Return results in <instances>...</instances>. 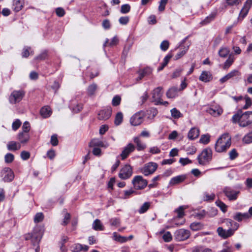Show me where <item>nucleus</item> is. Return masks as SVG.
Returning a JSON list of instances; mask_svg holds the SVG:
<instances>
[{
  "mask_svg": "<svg viewBox=\"0 0 252 252\" xmlns=\"http://www.w3.org/2000/svg\"><path fill=\"white\" fill-rule=\"evenodd\" d=\"M123 115L121 112L117 113L115 118V124L116 126L120 125L123 122Z\"/></svg>",
  "mask_w": 252,
  "mask_h": 252,
  "instance_id": "obj_39",
  "label": "nucleus"
},
{
  "mask_svg": "<svg viewBox=\"0 0 252 252\" xmlns=\"http://www.w3.org/2000/svg\"><path fill=\"white\" fill-rule=\"evenodd\" d=\"M171 116L175 119H178L181 117L182 114L176 108L171 110Z\"/></svg>",
  "mask_w": 252,
  "mask_h": 252,
  "instance_id": "obj_42",
  "label": "nucleus"
},
{
  "mask_svg": "<svg viewBox=\"0 0 252 252\" xmlns=\"http://www.w3.org/2000/svg\"><path fill=\"white\" fill-rule=\"evenodd\" d=\"M231 137L228 133L222 134L217 141L215 148L217 152H225L231 145Z\"/></svg>",
  "mask_w": 252,
  "mask_h": 252,
  "instance_id": "obj_2",
  "label": "nucleus"
},
{
  "mask_svg": "<svg viewBox=\"0 0 252 252\" xmlns=\"http://www.w3.org/2000/svg\"><path fill=\"white\" fill-rule=\"evenodd\" d=\"M70 107L74 113H77L82 109V105L81 104H77L76 106H74L72 104H71Z\"/></svg>",
  "mask_w": 252,
  "mask_h": 252,
  "instance_id": "obj_52",
  "label": "nucleus"
},
{
  "mask_svg": "<svg viewBox=\"0 0 252 252\" xmlns=\"http://www.w3.org/2000/svg\"><path fill=\"white\" fill-rule=\"evenodd\" d=\"M229 52V50L227 48H223L220 50L219 54L220 57L225 58L228 55Z\"/></svg>",
  "mask_w": 252,
  "mask_h": 252,
  "instance_id": "obj_49",
  "label": "nucleus"
},
{
  "mask_svg": "<svg viewBox=\"0 0 252 252\" xmlns=\"http://www.w3.org/2000/svg\"><path fill=\"white\" fill-rule=\"evenodd\" d=\"M90 146L106 148L108 146V144L107 143H104L98 139H94L90 142Z\"/></svg>",
  "mask_w": 252,
  "mask_h": 252,
  "instance_id": "obj_22",
  "label": "nucleus"
},
{
  "mask_svg": "<svg viewBox=\"0 0 252 252\" xmlns=\"http://www.w3.org/2000/svg\"><path fill=\"white\" fill-rule=\"evenodd\" d=\"M121 97L118 95H116L114 96L112 99V105L114 106H117L120 104L121 102Z\"/></svg>",
  "mask_w": 252,
  "mask_h": 252,
  "instance_id": "obj_58",
  "label": "nucleus"
},
{
  "mask_svg": "<svg viewBox=\"0 0 252 252\" xmlns=\"http://www.w3.org/2000/svg\"><path fill=\"white\" fill-rule=\"evenodd\" d=\"M223 192L230 200H236L239 193V191L235 190L229 187H225L223 189Z\"/></svg>",
  "mask_w": 252,
  "mask_h": 252,
  "instance_id": "obj_14",
  "label": "nucleus"
},
{
  "mask_svg": "<svg viewBox=\"0 0 252 252\" xmlns=\"http://www.w3.org/2000/svg\"><path fill=\"white\" fill-rule=\"evenodd\" d=\"M210 141V136L208 134L202 135L200 142L203 144H207Z\"/></svg>",
  "mask_w": 252,
  "mask_h": 252,
  "instance_id": "obj_59",
  "label": "nucleus"
},
{
  "mask_svg": "<svg viewBox=\"0 0 252 252\" xmlns=\"http://www.w3.org/2000/svg\"><path fill=\"white\" fill-rule=\"evenodd\" d=\"M158 164L154 162H149L145 164L141 168L140 171L145 176H148L154 173L158 168Z\"/></svg>",
  "mask_w": 252,
  "mask_h": 252,
  "instance_id": "obj_5",
  "label": "nucleus"
},
{
  "mask_svg": "<svg viewBox=\"0 0 252 252\" xmlns=\"http://www.w3.org/2000/svg\"><path fill=\"white\" fill-rule=\"evenodd\" d=\"M83 249V245L80 244H76L73 247L72 251L73 252H79Z\"/></svg>",
  "mask_w": 252,
  "mask_h": 252,
  "instance_id": "obj_60",
  "label": "nucleus"
},
{
  "mask_svg": "<svg viewBox=\"0 0 252 252\" xmlns=\"http://www.w3.org/2000/svg\"><path fill=\"white\" fill-rule=\"evenodd\" d=\"M112 108L110 106L103 108L98 113V119L102 121L108 120L112 115Z\"/></svg>",
  "mask_w": 252,
  "mask_h": 252,
  "instance_id": "obj_11",
  "label": "nucleus"
},
{
  "mask_svg": "<svg viewBox=\"0 0 252 252\" xmlns=\"http://www.w3.org/2000/svg\"><path fill=\"white\" fill-rule=\"evenodd\" d=\"M30 139L29 133L21 132L18 135V139L20 141V143H26Z\"/></svg>",
  "mask_w": 252,
  "mask_h": 252,
  "instance_id": "obj_28",
  "label": "nucleus"
},
{
  "mask_svg": "<svg viewBox=\"0 0 252 252\" xmlns=\"http://www.w3.org/2000/svg\"><path fill=\"white\" fill-rule=\"evenodd\" d=\"M217 232L220 237L224 239L227 238L233 235V230L229 229L225 230L221 227L218 228Z\"/></svg>",
  "mask_w": 252,
  "mask_h": 252,
  "instance_id": "obj_16",
  "label": "nucleus"
},
{
  "mask_svg": "<svg viewBox=\"0 0 252 252\" xmlns=\"http://www.w3.org/2000/svg\"><path fill=\"white\" fill-rule=\"evenodd\" d=\"M109 42V39H106L105 43L103 44V47H105L107 46H113L116 45L119 42V39L118 37L115 36H114L111 40L110 43Z\"/></svg>",
  "mask_w": 252,
  "mask_h": 252,
  "instance_id": "obj_33",
  "label": "nucleus"
},
{
  "mask_svg": "<svg viewBox=\"0 0 252 252\" xmlns=\"http://www.w3.org/2000/svg\"><path fill=\"white\" fill-rule=\"evenodd\" d=\"M199 79L202 82H208L212 79V76L209 71H203L200 74Z\"/></svg>",
  "mask_w": 252,
  "mask_h": 252,
  "instance_id": "obj_24",
  "label": "nucleus"
},
{
  "mask_svg": "<svg viewBox=\"0 0 252 252\" xmlns=\"http://www.w3.org/2000/svg\"><path fill=\"white\" fill-rule=\"evenodd\" d=\"M250 218V215L248 213H242L240 212L236 213L234 215L233 218L238 221H241L243 220L248 219Z\"/></svg>",
  "mask_w": 252,
  "mask_h": 252,
  "instance_id": "obj_23",
  "label": "nucleus"
},
{
  "mask_svg": "<svg viewBox=\"0 0 252 252\" xmlns=\"http://www.w3.org/2000/svg\"><path fill=\"white\" fill-rule=\"evenodd\" d=\"M224 223H230V228L229 229L233 230V233H234L235 231L239 227V224L238 223L233 221L230 219H226L224 221Z\"/></svg>",
  "mask_w": 252,
  "mask_h": 252,
  "instance_id": "obj_32",
  "label": "nucleus"
},
{
  "mask_svg": "<svg viewBox=\"0 0 252 252\" xmlns=\"http://www.w3.org/2000/svg\"><path fill=\"white\" fill-rule=\"evenodd\" d=\"M212 151L210 148L204 149L198 156L197 160L199 164L205 165L208 164L212 160Z\"/></svg>",
  "mask_w": 252,
  "mask_h": 252,
  "instance_id": "obj_3",
  "label": "nucleus"
},
{
  "mask_svg": "<svg viewBox=\"0 0 252 252\" xmlns=\"http://www.w3.org/2000/svg\"><path fill=\"white\" fill-rule=\"evenodd\" d=\"M21 125V122L19 119L16 120L13 123H12V129L14 130H16L17 129L19 128V127Z\"/></svg>",
  "mask_w": 252,
  "mask_h": 252,
  "instance_id": "obj_62",
  "label": "nucleus"
},
{
  "mask_svg": "<svg viewBox=\"0 0 252 252\" xmlns=\"http://www.w3.org/2000/svg\"><path fill=\"white\" fill-rule=\"evenodd\" d=\"M215 194L213 193L209 194L207 192L203 193V200L204 201L210 202L214 200Z\"/></svg>",
  "mask_w": 252,
  "mask_h": 252,
  "instance_id": "obj_38",
  "label": "nucleus"
},
{
  "mask_svg": "<svg viewBox=\"0 0 252 252\" xmlns=\"http://www.w3.org/2000/svg\"><path fill=\"white\" fill-rule=\"evenodd\" d=\"M133 141L136 144V147H135L137 151H143L146 148V144L141 141L139 136L134 137Z\"/></svg>",
  "mask_w": 252,
  "mask_h": 252,
  "instance_id": "obj_20",
  "label": "nucleus"
},
{
  "mask_svg": "<svg viewBox=\"0 0 252 252\" xmlns=\"http://www.w3.org/2000/svg\"><path fill=\"white\" fill-rule=\"evenodd\" d=\"M216 16V14H211L207 16L202 22V24H207L213 20Z\"/></svg>",
  "mask_w": 252,
  "mask_h": 252,
  "instance_id": "obj_50",
  "label": "nucleus"
},
{
  "mask_svg": "<svg viewBox=\"0 0 252 252\" xmlns=\"http://www.w3.org/2000/svg\"><path fill=\"white\" fill-rule=\"evenodd\" d=\"M216 204L217 206L220 208L222 212H225L226 211L227 206L223 202L218 200L216 201Z\"/></svg>",
  "mask_w": 252,
  "mask_h": 252,
  "instance_id": "obj_44",
  "label": "nucleus"
},
{
  "mask_svg": "<svg viewBox=\"0 0 252 252\" xmlns=\"http://www.w3.org/2000/svg\"><path fill=\"white\" fill-rule=\"evenodd\" d=\"M152 70L149 67H146L143 69L140 70L137 72L138 74V77L136 78V81H139L141 80L145 76L150 75L152 73Z\"/></svg>",
  "mask_w": 252,
  "mask_h": 252,
  "instance_id": "obj_19",
  "label": "nucleus"
},
{
  "mask_svg": "<svg viewBox=\"0 0 252 252\" xmlns=\"http://www.w3.org/2000/svg\"><path fill=\"white\" fill-rule=\"evenodd\" d=\"M222 109L219 106L210 107L206 110V112L207 113L214 117H217L220 115L222 114Z\"/></svg>",
  "mask_w": 252,
  "mask_h": 252,
  "instance_id": "obj_17",
  "label": "nucleus"
},
{
  "mask_svg": "<svg viewBox=\"0 0 252 252\" xmlns=\"http://www.w3.org/2000/svg\"><path fill=\"white\" fill-rule=\"evenodd\" d=\"M151 206V203L149 202H145L138 210V213L140 214L145 213L149 209Z\"/></svg>",
  "mask_w": 252,
  "mask_h": 252,
  "instance_id": "obj_36",
  "label": "nucleus"
},
{
  "mask_svg": "<svg viewBox=\"0 0 252 252\" xmlns=\"http://www.w3.org/2000/svg\"><path fill=\"white\" fill-rule=\"evenodd\" d=\"M167 2L168 0H160L158 8L159 11H163L164 10L165 5L167 4Z\"/></svg>",
  "mask_w": 252,
  "mask_h": 252,
  "instance_id": "obj_56",
  "label": "nucleus"
},
{
  "mask_svg": "<svg viewBox=\"0 0 252 252\" xmlns=\"http://www.w3.org/2000/svg\"><path fill=\"white\" fill-rule=\"evenodd\" d=\"M161 90L162 88L158 87L155 89L152 92V98L156 103H157L161 98L162 95Z\"/></svg>",
  "mask_w": 252,
  "mask_h": 252,
  "instance_id": "obj_18",
  "label": "nucleus"
},
{
  "mask_svg": "<svg viewBox=\"0 0 252 252\" xmlns=\"http://www.w3.org/2000/svg\"><path fill=\"white\" fill-rule=\"evenodd\" d=\"M7 148L9 151H16L21 148V144L15 141H11L8 142Z\"/></svg>",
  "mask_w": 252,
  "mask_h": 252,
  "instance_id": "obj_27",
  "label": "nucleus"
},
{
  "mask_svg": "<svg viewBox=\"0 0 252 252\" xmlns=\"http://www.w3.org/2000/svg\"><path fill=\"white\" fill-rule=\"evenodd\" d=\"M113 239L114 240L121 243H124L128 240L127 237L118 235L117 232H114L113 233Z\"/></svg>",
  "mask_w": 252,
  "mask_h": 252,
  "instance_id": "obj_34",
  "label": "nucleus"
},
{
  "mask_svg": "<svg viewBox=\"0 0 252 252\" xmlns=\"http://www.w3.org/2000/svg\"><path fill=\"white\" fill-rule=\"evenodd\" d=\"M23 0H14L13 3V9L15 12L20 11L23 6Z\"/></svg>",
  "mask_w": 252,
  "mask_h": 252,
  "instance_id": "obj_31",
  "label": "nucleus"
},
{
  "mask_svg": "<svg viewBox=\"0 0 252 252\" xmlns=\"http://www.w3.org/2000/svg\"><path fill=\"white\" fill-rule=\"evenodd\" d=\"M199 135V130L196 127L191 128L188 133V138L190 140H194L197 138Z\"/></svg>",
  "mask_w": 252,
  "mask_h": 252,
  "instance_id": "obj_26",
  "label": "nucleus"
},
{
  "mask_svg": "<svg viewBox=\"0 0 252 252\" xmlns=\"http://www.w3.org/2000/svg\"><path fill=\"white\" fill-rule=\"evenodd\" d=\"M241 75L240 72L238 70L234 69L226 74L227 77H228L229 79L232 78L233 77L240 76Z\"/></svg>",
  "mask_w": 252,
  "mask_h": 252,
  "instance_id": "obj_47",
  "label": "nucleus"
},
{
  "mask_svg": "<svg viewBox=\"0 0 252 252\" xmlns=\"http://www.w3.org/2000/svg\"><path fill=\"white\" fill-rule=\"evenodd\" d=\"M179 90L177 87H174L169 89L166 93V96L169 98H173L178 95Z\"/></svg>",
  "mask_w": 252,
  "mask_h": 252,
  "instance_id": "obj_29",
  "label": "nucleus"
},
{
  "mask_svg": "<svg viewBox=\"0 0 252 252\" xmlns=\"http://www.w3.org/2000/svg\"><path fill=\"white\" fill-rule=\"evenodd\" d=\"M190 235V231L185 229L176 230L174 233L175 239L177 241H183L188 239Z\"/></svg>",
  "mask_w": 252,
  "mask_h": 252,
  "instance_id": "obj_7",
  "label": "nucleus"
},
{
  "mask_svg": "<svg viewBox=\"0 0 252 252\" xmlns=\"http://www.w3.org/2000/svg\"><path fill=\"white\" fill-rule=\"evenodd\" d=\"M132 167L129 164H126L120 171L119 177L123 180L130 178L132 174Z\"/></svg>",
  "mask_w": 252,
  "mask_h": 252,
  "instance_id": "obj_8",
  "label": "nucleus"
},
{
  "mask_svg": "<svg viewBox=\"0 0 252 252\" xmlns=\"http://www.w3.org/2000/svg\"><path fill=\"white\" fill-rule=\"evenodd\" d=\"M135 146L132 143H128L125 146L120 154V157L122 160L126 159L129 155L132 153L135 149Z\"/></svg>",
  "mask_w": 252,
  "mask_h": 252,
  "instance_id": "obj_12",
  "label": "nucleus"
},
{
  "mask_svg": "<svg viewBox=\"0 0 252 252\" xmlns=\"http://www.w3.org/2000/svg\"><path fill=\"white\" fill-rule=\"evenodd\" d=\"M44 215L42 213H37L34 218V221L35 223H38L43 220Z\"/></svg>",
  "mask_w": 252,
  "mask_h": 252,
  "instance_id": "obj_48",
  "label": "nucleus"
},
{
  "mask_svg": "<svg viewBox=\"0 0 252 252\" xmlns=\"http://www.w3.org/2000/svg\"><path fill=\"white\" fill-rule=\"evenodd\" d=\"M233 123H238L241 127H246L252 124V111H247L242 114V111H239L234 115L232 118Z\"/></svg>",
  "mask_w": 252,
  "mask_h": 252,
  "instance_id": "obj_1",
  "label": "nucleus"
},
{
  "mask_svg": "<svg viewBox=\"0 0 252 252\" xmlns=\"http://www.w3.org/2000/svg\"><path fill=\"white\" fill-rule=\"evenodd\" d=\"M188 37H186L180 43L179 46V48H180V52L178 53L174 57L175 60H177L181 58H182L184 55L186 54L187 52L188 51L189 49V47L190 46V44L184 45L185 42L186 41Z\"/></svg>",
  "mask_w": 252,
  "mask_h": 252,
  "instance_id": "obj_10",
  "label": "nucleus"
},
{
  "mask_svg": "<svg viewBox=\"0 0 252 252\" xmlns=\"http://www.w3.org/2000/svg\"><path fill=\"white\" fill-rule=\"evenodd\" d=\"M130 6L128 4H123L121 6L120 11L123 14H126L129 12Z\"/></svg>",
  "mask_w": 252,
  "mask_h": 252,
  "instance_id": "obj_43",
  "label": "nucleus"
},
{
  "mask_svg": "<svg viewBox=\"0 0 252 252\" xmlns=\"http://www.w3.org/2000/svg\"><path fill=\"white\" fill-rule=\"evenodd\" d=\"M252 5V0H247L240 12L238 20H242L247 15Z\"/></svg>",
  "mask_w": 252,
  "mask_h": 252,
  "instance_id": "obj_13",
  "label": "nucleus"
},
{
  "mask_svg": "<svg viewBox=\"0 0 252 252\" xmlns=\"http://www.w3.org/2000/svg\"><path fill=\"white\" fill-rule=\"evenodd\" d=\"M183 69L181 68L176 69L172 75V78H175L180 76L183 71Z\"/></svg>",
  "mask_w": 252,
  "mask_h": 252,
  "instance_id": "obj_61",
  "label": "nucleus"
},
{
  "mask_svg": "<svg viewBox=\"0 0 252 252\" xmlns=\"http://www.w3.org/2000/svg\"><path fill=\"white\" fill-rule=\"evenodd\" d=\"M93 227L95 230H103V226L100 222V220L96 219L93 222Z\"/></svg>",
  "mask_w": 252,
  "mask_h": 252,
  "instance_id": "obj_37",
  "label": "nucleus"
},
{
  "mask_svg": "<svg viewBox=\"0 0 252 252\" xmlns=\"http://www.w3.org/2000/svg\"><path fill=\"white\" fill-rule=\"evenodd\" d=\"M3 178V180L4 182H11L14 178V174L12 170L9 167H6L2 170Z\"/></svg>",
  "mask_w": 252,
  "mask_h": 252,
  "instance_id": "obj_15",
  "label": "nucleus"
},
{
  "mask_svg": "<svg viewBox=\"0 0 252 252\" xmlns=\"http://www.w3.org/2000/svg\"><path fill=\"white\" fill-rule=\"evenodd\" d=\"M169 43L167 40L163 41L160 45L161 50L163 51H166L169 48Z\"/></svg>",
  "mask_w": 252,
  "mask_h": 252,
  "instance_id": "obj_53",
  "label": "nucleus"
},
{
  "mask_svg": "<svg viewBox=\"0 0 252 252\" xmlns=\"http://www.w3.org/2000/svg\"><path fill=\"white\" fill-rule=\"evenodd\" d=\"M40 113L43 118H47L50 116L52 111L49 107L44 106L41 109Z\"/></svg>",
  "mask_w": 252,
  "mask_h": 252,
  "instance_id": "obj_30",
  "label": "nucleus"
},
{
  "mask_svg": "<svg viewBox=\"0 0 252 252\" xmlns=\"http://www.w3.org/2000/svg\"><path fill=\"white\" fill-rule=\"evenodd\" d=\"M110 222L112 226H118L120 225V220L118 218H112L110 220Z\"/></svg>",
  "mask_w": 252,
  "mask_h": 252,
  "instance_id": "obj_63",
  "label": "nucleus"
},
{
  "mask_svg": "<svg viewBox=\"0 0 252 252\" xmlns=\"http://www.w3.org/2000/svg\"><path fill=\"white\" fill-rule=\"evenodd\" d=\"M186 178L185 175H181L172 178L170 181V185L172 186L175 185L183 182Z\"/></svg>",
  "mask_w": 252,
  "mask_h": 252,
  "instance_id": "obj_25",
  "label": "nucleus"
},
{
  "mask_svg": "<svg viewBox=\"0 0 252 252\" xmlns=\"http://www.w3.org/2000/svg\"><path fill=\"white\" fill-rule=\"evenodd\" d=\"M41 237L42 236L40 233L36 234L35 233H34L32 234H29L26 235L25 239L26 240L32 239V242L33 244L34 243L39 244L41 239Z\"/></svg>",
  "mask_w": 252,
  "mask_h": 252,
  "instance_id": "obj_21",
  "label": "nucleus"
},
{
  "mask_svg": "<svg viewBox=\"0 0 252 252\" xmlns=\"http://www.w3.org/2000/svg\"><path fill=\"white\" fill-rule=\"evenodd\" d=\"M97 89V85L93 83L90 85L87 89V93L89 95H93L94 94L95 91Z\"/></svg>",
  "mask_w": 252,
  "mask_h": 252,
  "instance_id": "obj_40",
  "label": "nucleus"
},
{
  "mask_svg": "<svg viewBox=\"0 0 252 252\" xmlns=\"http://www.w3.org/2000/svg\"><path fill=\"white\" fill-rule=\"evenodd\" d=\"M245 105L243 107L244 109H247L249 108L252 104V101L250 97L248 96H246L245 97Z\"/></svg>",
  "mask_w": 252,
  "mask_h": 252,
  "instance_id": "obj_54",
  "label": "nucleus"
},
{
  "mask_svg": "<svg viewBox=\"0 0 252 252\" xmlns=\"http://www.w3.org/2000/svg\"><path fill=\"white\" fill-rule=\"evenodd\" d=\"M132 184L135 189H142L147 186L148 182L142 176L138 175L133 178Z\"/></svg>",
  "mask_w": 252,
  "mask_h": 252,
  "instance_id": "obj_4",
  "label": "nucleus"
},
{
  "mask_svg": "<svg viewBox=\"0 0 252 252\" xmlns=\"http://www.w3.org/2000/svg\"><path fill=\"white\" fill-rule=\"evenodd\" d=\"M162 238H163V239L164 240V241L166 242H169L172 239V235H171V233L169 231L165 232L163 234Z\"/></svg>",
  "mask_w": 252,
  "mask_h": 252,
  "instance_id": "obj_51",
  "label": "nucleus"
},
{
  "mask_svg": "<svg viewBox=\"0 0 252 252\" xmlns=\"http://www.w3.org/2000/svg\"><path fill=\"white\" fill-rule=\"evenodd\" d=\"M47 56V52L46 51H44L42 52L39 55L36 57L34 59L38 61H42L45 60Z\"/></svg>",
  "mask_w": 252,
  "mask_h": 252,
  "instance_id": "obj_55",
  "label": "nucleus"
},
{
  "mask_svg": "<svg viewBox=\"0 0 252 252\" xmlns=\"http://www.w3.org/2000/svg\"><path fill=\"white\" fill-rule=\"evenodd\" d=\"M243 141L246 144L252 143V131L248 133L243 137Z\"/></svg>",
  "mask_w": 252,
  "mask_h": 252,
  "instance_id": "obj_41",
  "label": "nucleus"
},
{
  "mask_svg": "<svg viewBox=\"0 0 252 252\" xmlns=\"http://www.w3.org/2000/svg\"><path fill=\"white\" fill-rule=\"evenodd\" d=\"M190 228L193 231H198L203 229V225L200 222H194L190 224Z\"/></svg>",
  "mask_w": 252,
  "mask_h": 252,
  "instance_id": "obj_35",
  "label": "nucleus"
},
{
  "mask_svg": "<svg viewBox=\"0 0 252 252\" xmlns=\"http://www.w3.org/2000/svg\"><path fill=\"white\" fill-rule=\"evenodd\" d=\"M30 125L28 122H25L22 126V131L23 132H27L29 133V131L30 130Z\"/></svg>",
  "mask_w": 252,
  "mask_h": 252,
  "instance_id": "obj_57",
  "label": "nucleus"
},
{
  "mask_svg": "<svg viewBox=\"0 0 252 252\" xmlns=\"http://www.w3.org/2000/svg\"><path fill=\"white\" fill-rule=\"evenodd\" d=\"M14 158V156L11 153H7L5 155L4 160L5 162L7 163L12 162Z\"/></svg>",
  "mask_w": 252,
  "mask_h": 252,
  "instance_id": "obj_46",
  "label": "nucleus"
},
{
  "mask_svg": "<svg viewBox=\"0 0 252 252\" xmlns=\"http://www.w3.org/2000/svg\"><path fill=\"white\" fill-rule=\"evenodd\" d=\"M50 142L53 146H56L58 144V139L56 134H54L51 136Z\"/></svg>",
  "mask_w": 252,
  "mask_h": 252,
  "instance_id": "obj_64",
  "label": "nucleus"
},
{
  "mask_svg": "<svg viewBox=\"0 0 252 252\" xmlns=\"http://www.w3.org/2000/svg\"><path fill=\"white\" fill-rule=\"evenodd\" d=\"M238 156V154L235 149L231 150L229 152V159L231 160L235 159Z\"/></svg>",
  "mask_w": 252,
  "mask_h": 252,
  "instance_id": "obj_45",
  "label": "nucleus"
},
{
  "mask_svg": "<svg viewBox=\"0 0 252 252\" xmlns=\"http://www.w3.org/2000/svg\"><path fill=\"white\" fill-rule=\"evenodd\" d=\"M145 116L144 112L139 111L134 114L130 119V123L132 126H137L140 125L143 121Z\"/></svg>",
  "mask_w": 252,
  "mask_h": 252,
  "instance_id": "obj_9",
  "label": "nucleus"
},
{
  "mask_svg": "<svg viewBox=\"0 0 252 252\" xmlns=\"http://www.w3.org/2000/svg\"><path fill=\"white\" fill-rule=\"evenodd\" d=\"M25 94V92L22 90L13 91L9 97V102L11 104L19 102L23 99Z\"/></svg>",
  "mask_w": 252,
  "mask_h": 252,
  "instance_id": "obj_6",
  "label": "nucleus"
}]
</instances>
